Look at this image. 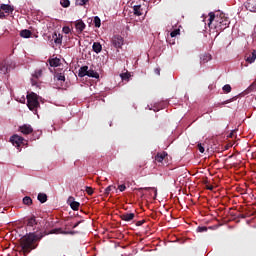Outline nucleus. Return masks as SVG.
Segmentation results:
<instances>
[{
    "instance_id": "obj_1",
    "label": "nucleus",
    "mask_w": 256,
    "mask_h": 256,
    "mask_svg": "<svg viewBox=\"0 0 256 256\" xmlns=\"http://www.w3.org/2000/svg\"><path fill=\"white\" fill-rule=\"evenodd\" d=\"M209 17L210 19L208 26L217 34L225 31V29L228 28L231 23L228 16L221 11L216 12V14L214 12H210Z\"/></svg>"
},
{
    "instance_id": "obj_2",
    "label": "nucleus",
    "mask_w": 256,
    "mask_h": 256,
    "mask_svg": "<svg viewBox=\"0 0 256 256\" xmlns=\"http://www.w3.org/2000/svg\"><path fill=\"white\" fill-rule=\"evenodd\" d=\"M21 252L26 256L37 248L36 236L34 234L25 235L20 239Z\"/></svg>"
},
{
    "instance_id": "obj_3",
    "label": "nucleus",
    "mask_w": 256,
    "mask_h": 256,
    "mask_svg": "<svg viewBox=\"0 0 256 256\" xmlns=\"http://www.w3.org/2000/svg\"><path fill=\"white\" fill-rule=\"evenodd\" d=\"M27 106L30 111H37V108L40 107V102L38 101L37 93L27 94Z\"/></svg>"
},
{
    "instance_id": "obj_4",
    "label": "nucleus",
    "mask_w": 256,
    "mask_h": 256,
    "mask_svg": "<svg viewBox=\"0 0 256 256\" xmlns=\"http://www.w3.org/2000/svg\"><path fill=\"white\" fill-rule=\"evenodd\" d=\"M1 66V72L4 75H7L11 70L15 68V63L11 59H7L1 63Z\"/></svg>"
},
{
    "instance_id": "obj_5",
    "label": "nucleus",
    "mask_w": 256,
    "mask_h": 256,
    "mask_svg": "<svg viewBox=\"0 0 256 256\" xmlns=\"http://www.w3.org/2000/svg\"><path fill=\"white\" fill-rule=\"evenodd\" d=\"M111 42L116 49H121L124 45V38L120 35H115L112 37Z\"/></svg>"
},
{
    "instance_id": "obj_6",
    "label": "nucleus",
    "mask_w": 256,
    "mask_h": 256,
    "mask_svg": "<svg viewBox=\"0 0 256 256\" xmlns=\"http://www.w3.org/2000/svg\"><path fill=\"white\" fill-rule=\"evenodd\" d=\"M1 10L3 11L1 13V18H5L6 15L9 16L10 13H13L15 11V7L14 6H11L9 4H1ZM6 13V15H5Z\"/></svg>"
},
{
    "instance_id": "obj_7",
    "label": "nucleus",
    "mask_w": 256,
    "mask_h": 256,
    "mask_svg": "<svg viewBox=\"0 0 256 256\" xmlns=\"http://www.w3.org/2000/svg\"><path fill=\"white\" fill-rule=\"evenodd\" d=\"M10 141L12 142V145L19 149V147L24 143L25 139L21 136H18V134H14L10 138Z\"/></svg>"
},
{
    "instance_id": "obj_8",
    "label": "nucleus",
    "mask_w": 256,
    "mask_h": 256,
    "mask_svg": "<svg viewBox=\"0 0 256 256\" xmlns=\"http://www.w3.org/2000/svg\"><path fill=\"white\" fill-rule=\"evenodd\" d=\"M167 155L168 154L166 152L157 153L154 156V160H155L156 164H159V166L164 165V160L167 157Z\"/></svg>"
},
{
    "instance_id": "obj_9",
    "label": "nucleus",
    "mask_w": 256,
    "mask_h": 256,
    "mask_svg": "<svg viewBox=\"0 0 256 256\" xmlns=\"http://www.w3.org/2000/svg\"><path fill=\"white\" fill-rule=\"evenodd\" d=\"M22 134L24 135H29V134H32L34 129L32 128V126L30 124H24V125H21L19 126V129H18Z\"/></svg>"
},
{
    "instance_id": "obj_10",
    "label": "nucleus",
    "mask_w": 256,
    "mask_h": 256,
    "mask_svg": "<svg viewBox=\"0 0 256 256\" xmlns=\"http://www.w3.org/2000/svg\"><path fill=\"white\" fill-rule=\"evenodd\" d=\"M67 203L70 205L73 211H78L80 203L75 201L74 196H69Z\"/></svg>"
},
{
    "instance_id": "obj_11",
    "label": "nucleus",
    "mask_w": 256,
    "mask_h": 256,
    "mask_svg": "<svg viewBox=\"0 0 256 256\" xmlns=\"http://www.w3.org/2000/svg\"><path fill=\"white\" fill-rule=\"evenodd\" d=\"M244 7L250 12H256V0H247V2L244 3Z\"/></svg>"
},
{
    "instance_id": "obj_12",
    "label": "nucleus",
    "mask_w": 256,
    "mask_h": 256,
    "mask_svg": "<svg viewBox=\"0 0 256 256\" xmlns=\"http://www.w3.org/2000/svg\"><path fill=\"white\" fill-rule=\"evenodd\" d=\"M51 233H55V234H61V235H75V231H63V228L59 227V228H53Z\"/></svg>"
},
{
    "instance_id": "obj_13",
    "label": "nucleus",
    "mask_w": 256,
    "mask_h": 256,
    "mask_svg": "<svg viewBox=\"0 0 256 256\" xmlns=\"http://www.w3.org/2000/svg\"><path fill=\"white\" fill-rule=\"evenodd\" d=\"M135 214L133 212H126L125 214L120 215V219L125 222H131L134 220Z\"/></svg>"
},
{
    "instance_id": "obj_14",
    "label": "nucleus",
    "mask_w": 256,
    "mask_h": 256,
    "mask_svg": "<svg viewBox=\"0 0 256 256\" xmlns=\"http://www.w3.org/2000/svg\"><path fill=\"white\" fill-rule=\"evenodd\" d=\"M52 39L54 40V43H55V44L61 45L62 42H63V35H61V34H58V35H57V32H54V33L52 34Z\"/></svg>"
},
{
    "instance_id": "obj_15",
    "label": "nucleus",
    "mask_w": 256,
    "mask_h": 256,
    "mask_svg": "<svg viewBox=\"0 0 256 256\" xmlns=\"http://www.w3.org/2000/svg\"><path fill=\"white\" fill-rule=\"evenodd\" d=\"M210 60H212L211 54L205 53L200 56V64H207Z\"/></svg>"
},
{
    "instance_id": "obj_16",
    "label": "nucleus",
    "mask_w": 256,
    "mask_h": 256,
    "mask_svg": "<svg viewBox=\"0 0 256 256\" xmlns=\"http://www.w3.org/2000/svg\"><path fill=\"white\" fill-rule=\"evenodd\" d=\"M255 60H256V50L252 51V53L246 56V59H245V61L249 64L255 63Z\"/></svg>"
},
{
    "instance_id": "obj_17",
    "label": "nucleus",
    "mask_w": 256,
    "mask_h": 256,
    "mask_svg": "<svg viewBox=\"0 0 256 256\" xmlns=\"http://www.w3.org/2000/svg\"><path fill=\"white\" fill-rule=\"evenodd\" d=\"M75 27L78 32L82 33V32H84L86 24L84 23L83 20H79L78 22H76Z\"/></svg>"
},
{
    "instance_id": "obj_18",
    "label": "nucleus",
    "mask_w": 256,
    "mask_h": 256,
    "mask_svg": "<svg viewBox=\"0 0 256 256\" xmlns=\"http://www.w3.org/2000/svg\"><path fill=\"white\" fill-rule=\"evenodd\" d=\"M32 35V31L28 30V29H24L22 31H20V36L23 37L24 39H29V37H31Z\"/></svg>"
},
{
    "instance_id": "obj_19",
    "label": "nucleus",
    "mask_w": 256,
    "mask_h": 256,
    "mask_svg": "<svg viewBox=\"0 0 256 256\" xmlns=\"http://www.w3.org/2000/svg\"><path fill=\"white\" fill-rule=\"evenodd\" d=\"M89 70V67L88 66H83L79 69V77L80 78H84V76H87V71Z\"/></svg>"
},
{
    "instance_id": "obj_20",
    "label": "nucleus",
    "mask_w": 256,
    "mask_h": 256,
    "mask_svg": "<svg viewBox=\"0 0 256 256\" xmlns=\"http://www.w3.org/2000/svg\"><path fill=\"white\" fill-rule=\"evenodd\" d=\"M86 76H88L89 78H96V79L99 78V74L97 73V71L92 69L87 70Z\"/></svg>"
},
{
    "instance_id": "obj_21",
    "label": "nucleus",
    "mask_w": 256,
    "mask_h": 256,
    "mask_svg": "<svg viewBox=\"0 0 256 256\" xmlns=\"http://www.w3.org/2000/svg\"><path fill=\"white\" fill-rule=\"evenodd\" d=\"M38 200H39V202H40L41 204L46 203V201L48 200L47 194H45V193H39V194H38Z\"/></svg>"
},
{
    "instance_id": "obj_22",
    "label": "nucleus",
    "mask_w": 256,
    "mask_h": 256,
    "mask_svg": "<svg viewBox=\"0 0 256 256\" xmlns=\"http://www.w3.org/2000/svg\"><path fill=\"white\" fill-rule=\"evenodd\" d=\"M133 9H134V15L135 16H142L143 15L141 5H135Z\"/></svg>"
},
{
    "instance_id": "obj_23",
    "label": "nucleus",
    "mask_w": 256,
    "mask_h": 256,
    "mask_svg": "<svg viewBox=\"0 0 256 256\" xmlns=\"http://www.w3.org/2000/svg\"><path fill=\"white\" fill-rule=\"evenodd\" d=\"M61 63V60L58 58L50 59L49 64L51 67H58Z\"/></svg>"
},
{
    "instance_id": "obj_24",
    "label": "nucleus",
    "mask_w": 256,
    "mask_h": 256,
    "mask_svg": "<svg viewBox=\"0 0 256 256\" xmlns=\"http://www.w3.org/2000/svg\"><path fill=\"white\" fill-rule=\"evenodd\" d=\"M28 227H35L37 225V219L35 216H32L31 218L28 219L27 221Z\"/></svg>"
},
{
    "instance_id": "obj_25",
    "label": "nucleus",
    "mask_w": 256,
    "mask_h": 256,
    "mask_svg": "<svg viewBox=\"0 0 256 256\" xmlns=\"http://www.w3.org/2000/svg\"><path fill=\"white\" fill-rule=\"evenodd\" d=\"M103 47L100 43L94 42L93 44V51L96 53H100L102 51Z\"/></svg>"
},
{
    "instance_id": "obj_26",
    "label": "nucleus",
    "mask_w": 256,
    "mask_h": 256,
    "mask_svg": "<svg viewBox=\"0 0 256 256\" xmlns=\"http://www.w3.org/2000/svg\"><path fill=\"white\" fill-rule=\"evenodd\" d=\"M43 75V70L38 69L35 71V73L32 75L33 79H39Z\"/></svg>"
},
{
    "instance_id": "obj_27",
    "label": "nucleus",
    "mask_w": 256,
    "mask_h": 256,
    "mask_svg": "<svg viewBox=\"0 0 256 256\" xmlns=\"http://www.w3.org/2000/svg\"><path fill=\"white\" fill-rule=\"evenodd\" d=\"M23 204L26 206H30L33 204V200L30 198V196H25L23 199Z\"/></svg>"
},
{
    "instance_id": "obj_28",
    "label": "nucleus",
    "mask_w": 256,
    "mask_h": 256,
    "mask_svg": "<svg viewBox=\"0 0 256 256\" xmlns=\"http://www.w3.org/2000/svg\"><path fill=\"white\" fill-rule=\"evenodd\" d=\"M115 189H116V186H113V185H110V186L106 187L104 195L106 197L109 196L111 191L115 190Z\"/></svg>"
},
{
    "instance_id": "obj_29",
    "label": "nucleus",
    "mask_w": 256,
    "mask_h": 256,
    "mask_svg": "<svg viewBox=\"0 0 256 256\" xmlns=\"http://www.w3.org/2000/svg\"><path fill=\"white\" fill-rule=\"evenodd\" d=\"M60 4L63 8H69L71 5L70 0H60Z\"/></svg>"
},
{
    "instance_id": "obj_30",
    "label": "nucleus",
    "mask_w": 256,
    "mask_h": 256,
    "mask_svg": "<svg viewBox=\"0 0 256 256\" xmlns=\"http://www.w3.org/2000/svg\"><path fill=\"white\" fill-rule=\"evenodd\" d=\"M94 25H95L96 28L101 27V19L99 18V16L94 17Z\"/></svg>"
},
{
    "instance_id": "obj_31",
    "label": "nucleus",
    "mask_w": 256,
    "mask_h": 256,
    "mask_svg": "<svg viewBox=\"0 0 256 256\" xmlns=\"http://www.w3.org/2000/svg\"><path fill=\"white\" fill-rule=\"evenodd\" d=\"M130 74L129 73H122L120 74V78L123 80V81H128L130 79Z\"/></svg>"
},
{
    "instance_id": "obj_32",
    "label": "nucleus",
    "mask_w": 256,
    "mask_h": 256,
    "mask_svg": "<svg viewBox=\"0 0 256 256\" xmlns=\"http://www.w3.org/2000/svg\"><path fill=\"white\" fill-rule=\"evenodd\" d=\"M55 78H56L58 81H60V82H65V80H66L65 75L62 74V73L57 74V75L55 76Z\"/></svg>"
},
{
    "instance_id": "obj_33",
    "label": "nucleus",
    "mask_w": 256,
    "mask_h": 256,
    "mask_svg": "<svg viewBox=\"0 0 256 256\" xmlns=\"http://www.w3.org/2000/svg\"><path fill=\"white\" fill-rule=\"evenodd\" d=\"M223 91H224V93H227V94L231 93V91H232L231 85H229V84L224 85Z\"/></svg>"
},
{
    "instance_id": "obj_34",
    "label": "nucleus",
    "mask_w": 256,
    "mask_h": 256,
    "mask_svg": "<svg viewBox=\"0 0 256 256\" xmlns=\"http://www.w3.org/2000/svg\"><path fill=\"white\" fill-rule=\"evenodd\" d=\"M235 99L236 98L234 97V98H230L228 100H225V101L221 102V104H218V106L229 104V103L235 101Z\"/></svg>"
},
{
    "instance_id": "obj_35",
    "label": "nucleus",
    "mask_w": 256,
    "mask_h": 256,
    "mask_svg": "<svg viewBox=\"0 0 256 256\" xmlns=\"http://www.w3.org/2000/svg\"><path fill=\"white\" fill-rule=\"evenodd\" d=\"M179 34H180V29H175V30L170 32L171 37H176Z\"/></svg>"
},
{
    "instance_id": "obj_36",
    "label": "nucleus",
    "mask_w": 256,
    "mask_h": 256,
    "mask_svg": "<svg viewBox=\"0 0 256 256\" xmlns=\"http://www.w3.org/2000/svg\"><path fill=\"white\" fill-rule=\"evenodd\" d=\"M86 193H87V195L92 196L93 193H94L93 188L89 187V186H86Z\"/></svg>"
},
{
    "instance_id": "obj_37",
    "label": "nucleus",
    "mask_w": 256,
    "mask_h": 256,
    "mask_svg": "<svg viewBox=\"0 0 256 256\" xmlns=\"http://www.w3.org/2000/svg\"><path fill=\"white\" fill-rule=\"evenodd\" d=\"M89 0H76L75 4L83 6L85 5Z\"/></svg>"
},
{
    "instance_id": "obj_38",
    "label": "nucleus",
    "mask_w": 256,
    "mask_h": 256,
    "mask_svg": "<svg viewBox=\"0 0 256 256\" xmlns=\"http://www.w3.org/2000/svg\"><path fill=\"white\" fill-rule=\"evenodd\" d=\"M197 149H198V151L201 152V153H204V152H205V147H204L202 144H198V145H197Z\"/></svg>"
},
{
    "instance_id": "obj_39",
    "label": "nucleus",
    "mask_w": 256,
    "mask_h": 256,
    "mask_svg": "<svg viewBox=\"0 0 256 256\" xmlns=\"http://www.w3.org/2000/svg\"><path fill=\"white\" fill-rule=\"evenodd\" d=\"M197 231L198 232H206L207 231V227L206 226H199V227H197Z\"/></svg>"
},
{
    "instance_id": "obj_40",
    "label": "nucleus",
    "mask_w": 256,
    "mask_h": 256,
    "mask_svg": "<svg viewBox=\"0 0 256 256\" xmlns=\"http://www.w3.org/2000/svg\"><path fill=\"white\" fill-rule=\"evenodd\" d=\"M62 31H63V33H65V34H69V33H71V28H70V27H64V28L62 29Z\"/></svg>"
},
{
    "instance_id": "obj_41",
    "label": "nucleus",
    "mask_w": 256,
    "mask_h": 256,
    "mask_svg": "<svg viewBox=\"0 0 256 256\" xmlns=\"http://www.w3.org/2000/svg\"><path fill=\"white\" fill-rule=\"evenodd\" d=\"M143 224H145V219L138 220V221L136 222V226H137V227H141V225H143Z\"/></svg>"
},
{
    "instance_id": "obj_42",
    "label": "nucleus",
    "mask_w": 256,
    "mask_h": 256,
    "mask_svg": "<svg viewBox=\"0 0 256 256\" xmlns=\"http://www.w3.org/2000/svg\"><path fill=\"white\" fill-rule=\"evenodd\" d=\"M141 190H145V191L154 190L155 192H157V189L153 187H144V188H141Z\"/></svg>"
},
{
    "instance_id": "obj_43",
    "label": "nucleus",
    "mask_w": 256,
    "mask_h": 256,
    "mask_svg": "<svg viewBox=\"0 0 256 256\" xmlns=\"http://www.w3.org/2000/svg\"><path fill=\"white\" fill-rule=\"evenodd\" d=\"M118 189L120 190V192H124L126 190V186L124 184H121L118 186Z\"/></svg>"
},
{
    "instance_id": "obj_44",
    "label": "nucleus",
    "mask_w": 256,
    "mask_h": 256,
    "mask_svg": "<svg viewBox=\"0 0 256 256\" xmlns=\"http://www.w3.org/2000/svg\"><path fill=\"white\" fill-rule=\"evenodd\" d=\"M206 189L212 191L214 189V187L212 185H207Z\"/></svg>"
},
{
    "instance_id": "obj_45",
    "label": "nucleus",
    "mask_w": 256,
    "mask_h": 256,
    "mask_svg": "<svg viewBox=\"0 0 256 256\" xmlns=\"http://www.w3.org/2000/svg\"><path fill=\"white\" fill-rule=\"evenodd\" d=\"M154 72H155V74L160 75V69H159V68H156V69L154 70Z\"/></svg>"
},
{
    "instance_id": "obj_46",
    "label": "nucleus",
    "mask_w": 256,
    "mask_h": 256,
    "mask_svg": "<svg viewBox=\"0 0 256 256\" xmlns=\"http://www.w3.org/2000/svg\"><path fill=\"white\" fill-rule=\"evenodd\" d=\"M80 223H81V222L75 223L74 225H72V228H73V229L77 228Z\"/></svg>"
},
{
    "instance_id": "obj_47",
    "label": "nucleus",
    "mask_w": 256,
    "mask_h": 256,
    "mask_svg": "<svg viewBox=\"0 0 256 256\" xmlns=\"http://www.w3.org/2000/svg\"><path fill=\"white\" fill-rule=\"evenodd\" d=\"M37 85V81L34 80V78H32V86H36Z\"/></svg>"
},
{
    "instance_id": "obj_48",
    "label": "nucleus",
    "mask_w": 256,
    "mask_h": 256,
    "mask_svg": "<svg viewBox=\"0 0 256 256\" xmlns=\"http://www.w3.org/2000/svg\"><path fill=\"white\" fill-rule=\"evenodd\" d=\"M242 219H245V216L244 215H241Z\"/></svg>"
},
{
    "instance_id": "obj_49",
    "label": "nucleus",
    "mask_w": 256,
    "mask_h": 256,
    "mask_svg": "<svg viewBox=\"0 0 256 256\" xmlns=\"http://www.w3.org/2000/svg\"><path fill=\"white\" fill-rule=\"evenodd\" d=\"M9 78V75H6V79H8Z\"/></svg>"
},
{
    "instance_id": "obj_50",
    "label": "nucleus",
    "mask_w": 256,
    "mask_h": 256,
    "mask_svg": "<svg viewBox=\"0 0 256 256\" xmlns=\"http://www.w3.org/2000/svg\"><path fill=\"white\" fill-rule=\"evenodd\" d=\"M233 133H230V137H232Z\"/></svg>"
}]
</instances>
